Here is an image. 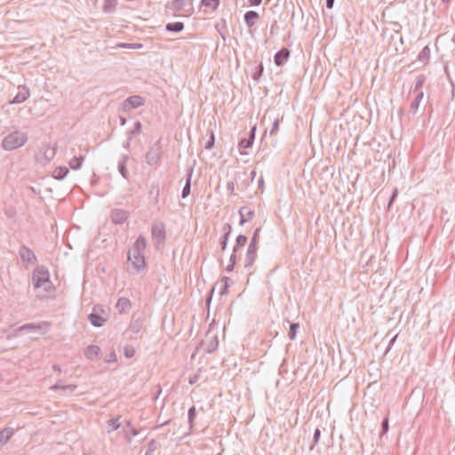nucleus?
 Returning <instances> with one entry per match:
<instances>
[{
	"mask_svg": "<svg viewBox=\"0 0 455 455\" xmlns=\"http://www.w3.org/2000/svg\"><path fill=\"white\" fill-rule=\"evenodd\" d=\"M146 246V238L143 235H140L127 253L128 262L138 273L142 271L146 267L144 256Z\"/></svg>",
	"mask_w": 455,
	"mask_h": 455,
	"instance_id": "nucleus-1",
	"label": "nucleus"
},
{
	"mask_svg": "<svg viewBox=\"0 0 455 455\" xmlns=\"http://www.w3.org/2000/svg\"><path fill=\"white\" fill-rule=\"evenodd\" d=\"M28 140L25 132L14 131L7 134L2 140L1 146L6 151H12L21 148Z\"/></svg>",
	"mask_w": 455,
	"mask_h": 455,
	"instance_id": "nucleus-2",
	"label": "nucleus"
},
{
	"mask_svg": "<svg viewBox=\"0 0 455 455\" xmlns=\"http://www.w3.org/2000/svg\"><path fill=\"white\" fill-rule=\"evenodd\" d=\"M32 281L35 288L44 287V290L47 291L48 288L52 286V283L50 281V274L49 270L46 267L40 265L37 266L32 276Z\"/></svg>",
	"mask_w": 455,
	"mask_h": 455,
	"instance_id": "nucleus-3",
	"label": "nucleus"
},
{
	"mask_svg": "<svg viewBox=\"0 0 455 455\" xmlns=\"http://www.w3.org/2000/svg\"><path fill=\"white\" fill-rule=\"evenodd\" d=\"M151 235L156 247L164 244L166 238L165 225L163 222L153 223L151 226Z\"/></svg>",
	"mask_w": 455,
	"mask_h": 455,
	"instance_id": "nucleus-4",
	"label": "nucleus"
},
{
	"mask_svg": "<svg viewBox=\"0 0 455 455\" xmlns=\"http://www.w3.org/2000/svg\"><path fill=\"white\" fill-rule=\"evenodd\" d=\"M88 319L92 326L102 327L108 321V315L105 313L104 309H102L99 306H95L92 308V313L89 314Z\"/></svg>",
	"mask_w": 455,
	"mask_h": 455,
	"instance_id": "nucleus-5",
	"label": "nucleus"
},
{
	"mask_svg": "<svg viewBox=\"0 0 455 455\" xmlns=\"http://www.w3.org/2000/svg\"><path fill=\"white\" fill-rule=\"evenodd\" d=\"M192 6V0H171L165 4L166 9L173 12H188Z\"/></svg>",
	"mask_w": 455,
	"mask_h": 455,
	"instance_id": "nucleus-6",
	"label": "nucleus"
},
{
	"mask_svg": "<svg viewBox=\"0 0 455 455\" xmlns=\"http://www.w3.org/2000/svg\"><path fill=\"white\" fill-rule=\"evenodd\" d=\"M19 255L23 264L26 267L35 265L37 262V258L35 252L26 245H21L19 249Z\"/></svg>",
	"mask_w": 455,
	"mask_h": 455,
	"instance_id": "nucleus-7",
	"label": "nucleus"
},
{
	"mask_svg": "<svg viewBox=\"0 0 455 455\" xmlns=\"http://www.w3.org/2000/svg\"><path fill=\"white\" fill-rule=\"evenodd\" d=\"M161 146L159 143L155 144L146 154V163L150 166L157 164L161 158Z\"/></svg>",
	"mask_w": 455,
	"mask_h": 455,
	"instance_id": "nucleus-8",
	"label": "nucleus"
},
{
	"mask_svg": "<svg viewBox=\"0 0 455 455\" xmlns=\"http://www.w3.org/2000/svg\"><path fill=\"white\" fill-rule=\"evenodd\" d=\"M145 103V100L140 95H132L128 97L123 102V108L124 110L131 108H137L143 106Z\"/></svg>",
	"mask_w": 455,
	"mask_h": 455,
	"instance_id": "nucleus-9",
	"label": "nucleus"
},
{
	"mask_svg": "<svg viewBox=\"0 0 455 455\" xmlns=\"http://www.w3.org/2000/svg\"><path fill=\"white\" fill-rule=\"evenodd\" d=\"M30 95L28 87L26 85H20L18 87V92L9 102L11 104H20L28 100Z\"/></svg>",
	"mask_w": 455,
	"mask_h": 455,
	"instance_id": "nucleus-10",
	"label": "nucleus"
},
{
	"mask_svg": "<svg viewBox=\"0 0 455 455\" xmlns=\"http://www.w3.org/2000/svg\"><path fill=\"white\" fill-rule=\"evenodd\" d=\"M258 246L248 245L245 259H244V267L251 268L256 259H257Z\"/></svg>",
	"mask_w": 455,
	"mask_h": 455,
	"instance_id": "nucleus-11",
	"label": "nucleus"
},
{
	"mask_svg": "<svg viewBox=\"0 0 455 455\" xmlns=\"http://www.w3.org/2000/svg\"><path fill=\"white\" fill-rule=\"evenodd\" d=\"M128 217V212L123 209H115L111 212V220L117 225L124 223Z\"/></svg>",
	"mask_w": 455,
	"mask_h": 455,
	"instance_id": "nucleus-12",
	"label": "nucleus"
},
{
	"mask_svg": "<svg viewBox=\"0 0 455 455\" xmlns=\"http://www.w3.org/2000/svg\"><path fill=\"white\" fill-rule=\"evenodd\" d=\"M290 57V51L286 47H283L274 56V62L277 67L283 66Z\"/></svg>",
	"mask_w": 455,
	"mask_h": 455,
	"instance_id": "nucleus-13",
	"label": "nucleus"
},
{
	"mask_svg": "<svg viewBox=\"0 0 455 455\" xmlns=\"http://www.w3.org/2000/svg\"><path fill=\"white\" fill-rule=\"evenodd\" d=\"M160 186L157 182L151 183L148 190V199L151 204H157L159 202Z\"/></svg>",
	"mask_w": 455,
	"mask_h": 455,
	"instance_id": "nucleus-14",
	"label": "nucleus"
},
{
	"mask_svg": "<svg viewBox=\"0 0 455 455\" xmlns=\"http://www.w3.org/2000/svg\"><path fill=\"white\" fill-rule=\"evenodd\" d=\"M48 327H49V323L46 322H43L39 324L31 323H26V324L21 325L20 327H19L18 331H22L38 330V331H44V332H46Z\"/></svg>",
	"mask_w": 455,
	"mask_h": 455,
	"instance_id": "nucleus-15",
	"label": "nucleus"
},
{
	"mask_svg": "<svg viewBox=\"0 0 455 455\" xmlns=\"http://www.w3.org/2000/svg\"><path fill=\"white\" fill-rule=\"evenodd\" d=\"M240 225L243 226L247 221L251 220L254 216V211L247 206H243L239 209Z\"/></svg>",
	"mask_w": 455,
	"mask_h": 455,
	"instance_id": "nucleus-16",
	"label": "nucleus"
},
{
	"mask_svg": "<svg viewBox=\"0 0 455 455\" xmlns=\"http://www.w3.org/2000/svg\"><path fill=\"white\" fill-rule=\"evenodd\" d=\"M193 172H194V170L192 167L188 168L187 170V178H186V183L182 188V191H181V197L182 198H187L189 194H190V191H191V179H192V176H193Z\"/></svg>",
	"mask_w": 455,
	"mask_h": 455,
	"instance_id": "nucleus-17",
	"label": "nucleus"
},
{
	"mask_svg": "<svg viewBox=\"0 0 455 455\" xmlns=\"http://www.w3.org/2000/svg\"><path fill=\"white\" fill-rule=\"evenodd\" d=\"M100 352V348L99 346L90 345L84 349V354L87 359L94 360L98 358Z\"/></svg>",
	"mask_w": 455,
	"mask_h": 455,
	"instance_id": "nucleus-18",
	"label": "nucleus"
},
{
	"mask_svg": "<svg viewBox=\"0 0 455 455\" xmlns=\"http://www.w3.org/2000/svg\"><path fill=\"white\" fill-rule=\"evenodd\" d=\"M116 307L118 312L123 314V313L127 312L131 308L132 303L129 299L123 297V298L118 299Z\"/></svg>",
	"mask_w": 455,
	"mask_h": 455,
	"instance_id": "nucleus-19",
	"label": "nucleus"
},
{
	"mask_svg": "<svg viewBox=\"0 0 455 455\" xmlns=\"http://www.w3.org/2000/svg\"><path fill=\"white\" fill-rule=\"evenodd\" d=\"M51 389L53 390V391L61 390L64 393H66V392L72 393V392H74L76 389V385H71V384L70 385H65V384H63L62 380H59L56 384H54L51 387Z\"/></svg>",
	"mask_w": 455,
	"mask_h": 455,
	"instance_id": "nucleus-20",
	"label": "nucleus"
},
{
	"mask_svg": "<svg viewBox=\"0 0 455 455\" xmlns=\"http://www.w3.org/2000/svg\"><path fill=\"white\" fill-rule=\"evenodd\" d=\"M142 327L143 319H141L140 317H133L129 325V330L132 331V334H138L141 331Z\"/></svg>",
	"mask_w": 455,
	"mask_h": 455,
	"instance_id": "nucleus-21",
	"label": "nucleus"
},
{
	"mask_svg": "<svg viewBox=\"0 0 455 455\" xmlns=\"http://www.w3.org/2000/svg\"><path fill=\"white\" fill-rule=\"evenodd\" d=\"M13 434L14 430L12 427H4L3 430L0 431V443L2 444L7 443L13 435Z\"/></svg>",
	"mask_w": 455,
	"mask_h": 455,
	"instance_id": "nucleus-22",
	"label": "nucleus"
},
{
	"mask_svg": "<svg viewBox=\"0 0 455 455\" xmlns=\"http://www.w3.org/2000/svg\"><path fill=\"white\" fill-rule=\"evenodd\" d=\"M128 159H129V156L124 155V156H122L121 159L118 162V171H119L120 174L126 180L128 179V171L126 168V163H127Z\"/></svg>",
	"mask_w": 455,
	"mask_h": 455,
	"instance_id": "nucleus-23",
	"label": "nucleus"
},
{
	"mask_svg": "<svg viewBox=\"0 0 455 455\" xmlns=\"http://www.w3.org/2000/svg\"><path fill=\"white\" fill-rule=\"evenodd\" d=\"M231 283H233V281L231 280L230 277L223 276L221 278V283H220V291H219L220 296H224L228 293V288Z\"/></svg>",
	"mask_w": 455,
	"mask_h": 455,
	"instance_id": "nucleus-24",
	"label": "nucleus"
},
{
	"mask_svg": "<svg viewBox=\"0 0 455 455\" xmlns=\"http://www.w3.org/2000/svg\"><path fill=\"white\" fill-rule=\"evenodd\" d=\"M423 96H424L423 92H418L415 99L411 103L410 113L413 114V115L417 113L419 104L423 99Z\"/></svg>",
	"mask_w": 455,
	"mask_h": 455,
	"instance_id": "nucleus-25",
	"label": "nucleus"
},
{
	"mask_svg": "<svg viewBox=\"0 0 455 455\" xmlns=\"http://www.w3.org/2000/svg\"><path fill=\"white\" fill-rule=\"evenodd\" d=\"M257 19H259V13L255 11H248L244 13V21L248 28H251Z\"/></svg>",
	"mask_w": 455,
	"mask_h": 455,
	"instance_id": "nucleus-26",
	"label": "nucleus"
},
{
	"mask_svg": "<svg viewBox=\"0 0 455 455\" xmlns=\"http://www.w3.org/2000/svg\"><path fill=\"white\" fill-rule=\"evenodd\" d=\"M184 23L181 21L169 22L165 26V29L169 32L180 33L184 29Z\"/></svg>",
	"mask_w": 455,
	"mask_h": 455,
	"instance_id": "nucleus-27",
	"label": "nucleus"
},
{
	"mask_svg": "<svg viewBox=\"0 0 455 455\" xmlns=\"http://www.w3.org/2000/svg\"><path fill=\"white\" fill-rule=\"evenodd\" d=\"M430 59V48L426 45L419 53L417 60L425 65L428 63Z\"/></svg>",
	"mask_w": 455,
	"mask_h": 455,
	"instance_id": "nucleus-28",
	"label": "nucleus"
},
{
	"mask_svg": "<svg viewBox=\"0 0 455 455\" xmlns=\"http://www.w3.org/2000/svg\"><path fill=\"white\" fill-rule=\"evenodd\" d=\"M69 172V170L66 166H59L55 168L52 176L54 179L61 180H63Z\"/></svg>",
	"mask_w": 455,
	"mask_h": 455,
	"instance_id": "nucleus-29",
	"label": "nucleus"
},
{
	"mask_svg": "<svg viewBox=\"0 0 455 455\" xmlns=\"http://www.w3.org/2000/svg\"><path fill=\"white\" fill-rule=\"evenodd\" d=\"M117 5V0H105L102 7V11L105 13H113Z\"/></svg>",
	"mask_w": 455,
	"mask_h": 455,
	"instance_id": "nucleus-30",
	"label": "nucleus"
},
{
	"mask_svg": "<svg viewBox=\"0 0 455 455\" xmlns=\"http://www.w3.org/2000/svg\"><path fill=\"white\" fill-rule=\"evenodd\" d=\"M84 160V156H75L69 161L70 168L75 170V171L79 170L82 167Z\"/></svg>",
	"mask_w": 455,
	"mask_h": 455,
	"instance_id": "nucleus-31",
	"label": "nucleus"
},
{
	"mask_svg": "<svg viewBox=\"0 0 455 455\" xmlns=\"http://www.w3.org/2000/svg\"><path fill=\"white\" fill-rule=\"evenodd\" d=\"M218 346H219L218 338H217V336H214L207 343V345H206V347L204 348V352L207 353V354H211V353L214 352L215 350H217Z\"/></svg>",
	"mask_w": 455,
	"mask_h": 455,
	"instance_id": "nucleus-32",
	"label": "nucleus"
},
{
	"mask_svg": "<svg viewBox=\"0 0 455 455\" xmlns=\"http://www.w3.org/2000/svg\"><path fill=\"white\" fill-rule=\"evenodd\" d=\"M248 179H249V176L247 175V173L245 172H238L235 174V181H236V183H238V181H241L242 190H244L248 187V185H249Z\"/></svg>",
	"mask_w": 455,
	"mask_h": 455,
	"instance_id": "nucleus-33",
	"label": "nucleus"
},
{
	"mask_svg": "<svg viewBox=\"0 0 455 455\" xmlns=\"http://www.w3.org/2000/svg\"><path fill=\"white\" fill-rule=\"evenodd\" d=\"M247 236L244 235H239L235 239V246L233 247V252L236 253L240 248L245 245L247 243Z\"/></svg>",
	"mask_w": 455,
	"mask_h": 455,
	"instance_id": "nucleus-34",
	"label": "nucleus"
},
{
	"mask_svg": "<svg viewBox=\"0 0 455 455\" xmlns=\"http://www.w3.org/2000/svg\"><path fill=\"white\" fill-rule=\"evenodd\" d=\"M141 129H142L141 122L138 120L135 122L133 128L132 130H130L129 132H127L126 137H129V140H132V138L135 135L139 134L141 132Z\"/></svg>",
	"mask_w": 455,
	"mask_h": 455,
	"instance_id": "nucleus-35",
	"label": "nucleus"
},
{
	"mask_svg": "<svg viewBox=\"0 0 455 455\" xmlns=\"http://www.w3.org/2000/svg\"><path fill=\"white\" fill-rule=\"evenodd\" d=\"M124 435L127 437L129 434L133 436H137L139 435V431L132 426L130 421H126L125 426L123 428Z\"/></svg>",
	"mask_w": 455,
	"mask_h": 455,
	"instance_id": "nucleus-36",
	"label": "nucleus"
},
{
	"mask_svg": "<svg viewBox=\"0 0 455 455\" xmlns=\"http://www.w3.org/2000/svg\"><path fill=\"white\" fill-rule=\"evenodd\" d=\"M116 48H124V49H132V50H137V49H141L143 48V44H139V43H133V44H130V43H119L116 45Z\"/></svg>",
	"mask_w": 455,
	"mask_h": 455,
	"instance_id": "nucleus-37",
	"label": "nucleus"
},
{
	"mask_svg": "<svg viewBox=\"0 0 455 455\" xmlns=\"http://www.w3.org/2000/svg\"><path fill=\"white\" fill-rule=\"evenodd\" d=\"M196 417V406L193 405L192 407H190L188 409V420L190 429H192L194 427V420H195Z\"/></svg>",
	"mask_w": 455,
	"mask_h": 455,
	"instance_id": "nucleus-38",
	"label": "nucleus"
},
{
	"mask_svg": "<svg viewBox=\"0 0 455 455\" xmlns=\"http://www.w3.org/2000/svg\"><path fill=\"white\" fill-rule=\"evenodd\" d=\"M253 145V143L251 142V140H248L247 138H243L242 139L239 143H238V148H239V150H240V153L243 155L244 154L242 149H246V148H251Z\"/></svg>",
	"mask_w": 455,
	"mask_h": 455,
	"instance_id": "nucleus-39",
	"label": "nucleus"
},
{
	"mask_svg": "<svg viewBox=\"0 0 455 455\" xmlns=\"http://www.w3.org/2000/svg\"><path fill=\"white\" fill-rule=\"evenodd\" d=\"M299 327V323H291L289 333H288V336H289L290 339H291V340L295 339L296 335H297V331H298Z\"/></svg>",
	"mask_w": 455,
	"mask_h": 455,
	"instance_id": "nucleus-40",
	"label": "nucleus"
},
{
	"mask_svg": "<svg viewBox=\"0 0 455 455\" xmlns=\"http://www.w3.org/2000/svg\"><path fill=\"white\" fill-rule=\"evenodd\" d=\"M263 72H264V67H263V64L260 62L258 65V67L256 68L254 73L252 74V79L259 82Z\"/></svg>",
	"mask_w": 455,
	"mask_h": 455,
	"instance_id": "nucleus-41",
	"label": "nucleus"
},
{
	"mask_svg": "<svg viewBox=\"0 0 455 455\" xmlns=\"http://www.w3.org/2000/svg\"><path fill=\"white\" fill-rule=\"evenodd\" d=\"M220 0H202L201 4L206 7H210L212 10H216L220 5Z\"/></svg>",
	"mask_w": 455,
	"mask_h": 455,
	"instance_id": "nucleus-42",
	"label": "nucleus"
},
{
	"mask_svg": "<svg viewBox=\"0 0 455 455\" xmlns=\"http://www.w3.org/2000/svg\"><path fill=\"white\" fill-rule=\"evenodd\" d=\"M425 82H426V77L424 75L418 76L415 85L413 87V92H418L424 85Z\"/></svg>",
	"mask_w": 455,
	"mask_h": 455,
	"instance_id": "nucleus-43",
	"label": "nucleus"
},
{
	"mask_svg": "<svg viewBox=\"0 0 455 455\" xmlns=\"http://www.w3.org/2000/svg\"><path fill=\"white\" fill-rule=\"evenodd\" d=\"M283 116L282 117H276L274 122H273V124H272V128L269 132V134L271 136L276 134V132H278V129H279V124L280 123L283 121Z\"/></svg>",
	"mask_w": 455,
	"mask_h": 455,
	"instance_id": "nucleus-44",
	"label": "nucleus"
},
{
	"mask_svg": "<svg viewBox=\"0 0 455 455\" xmlns=\"http://www.w3.org/2000/svg\"><path fill=\"white\" fill-rule=\"evenodd\" d=\"M398 196V188H394L393 190H392V194L388 199V203H387V211H390L391 210V207L394 204V202L396 200Z\"/></svg>",
	"mask_w": 455,
	"mask_h": 455,
	"instance_id": "nucleus-45",
	"label": "nucleus"
},
{
	"mask_svg": "<svg viewBox=\"0 0 455 455\" xmlns=\"http://www.w3.org/2000/svg\"><path fill=\"white\" fill-rule=\"evenodd\" d=\"M135 348L131 345H126L124 347V354L126 358H132L135 355Z\"/></svg>",
	"mask_w": 455,
	"mask_h": 455,
	"instance_id": "nucleus-46",
	"label": "nucleus"
},
{
	"mask_svg": "<svg viewBox=\"0 0 455 455\" xmlns=\"http://www.w3.org/2000/svg\"><path fill=\"white\" fill-rule=\"evenodd\" d=\"M321 437V430L319 428H315L313 435V443L309 447V451H313L315 446L318 443Z\"/></svg>",
	"mask_w": 455,
	"mask_h": 455,
	"instance_id": "nucleus-47",
	"label": "nucleus"
},
{
	"mask_svg": "<svg viewBox=\"0 0 455 455\" xmlns=\"http://www.w3.org/2000/svg\"><path fill=\"white\" fill-rule=\"evenodd\" d=\"M108 425L111 427L108 432L115 431L120 427L119 417L115 419H110L108 420Z\"/></svg>",
	"mask_w": 455,
	"mask_h": 455,
	"instance_id": "nucleus-48",
	"label": "nucleus"
},
{
	"mask_svg": "<svg viewBox=\"0 0 455 455\" xmlns=\"http://www.w3.org/2000/svg\"><path fill=\"white\" fill-rule=\"evenodd\" d=\"M230 235L228 234H223L220 239V245L222 251H225L228 246V239Z\"/></svg>",
	"mask_w": 455,
	"mask_h": 455,
	"instance_id": "nucleus-49",
	"label": "nucleus"
},
{
	"mask_svg": "<svg viewBox=\"0 0 455 455\" xmlns=\"http://www.w3.org/2000/svg\"><path fill=\"white\" fill-rule=\"evenodd\" d=\"M260 232V228H258L254 230L253 232V235L250 241V243L249 245H254V246H258V243H259V234Z\"/></svg>",
	"mask_w": 455,
	"mask_h": 455,
	"instance_id": "nucleus-50",
	"label": "nucleus"
},
{
	"mask_svg": "<svg viewBox=\"0 0 455 455\" xmlns=\"http://www.w3.org/2000/svg\"><path fill=\"white\" fill-rule=\"evenodd\" d=\"M214 143H215V136H214V133L212 131H210V138L208 140V141L205 143V149H211L213 148L214 146Z\"/></svg>",
	"mask_w": 455,
	"mask_h": 455,
	"instance_id": "nucleus-51",
	"label": "nucleus"
},
{
	"mask_svg": "<svg viewBox=\"0 0 455 455\" xmlns=\"http://www.w3.org/2000/svg\"><path fill=\"white\" fill-rule=\"evenodd\" d=\"M218 285V283H216L212 289L211 291H209L208 295H207V298L205 299V304L207 307L210 306L211 302H212V296H213V292L215 291V288L216 286Z\"/></svg>",
	"mask_w": 455,
	"mask_h": 455,
	"instance_id": "nucleus-52",
	"label": "nucleus"
},
{
	"mask_svg": "<svg viewBox=\"0 0 455 455\" xmlns=\"http://www.w3.org/2000/svg\"><path fill=\"white\" fill-rule=\"evenodd\" d=\"M388 419L387 418H385L383 420H382V423H381V434L382 435H385L387 433L388 431Z\"/></svg>",
	"mask_w": 455,
	"mask_h": 455,
	"instance_id": "nucleus-53",
	"label": "nucleus"
},
{
	"mask_svg": "<svg viewBox=\"0 0 455 455\" xmlns=\"http://www.w3.org/2000/svg\"><path fill=\"white\" fill-rule=\"evenodd\" d=\"M156 450V441L152 439L148 443V451L146 452V455H149L150 452L154 451Z\"/></svg>",
	"mask_w": 455,
	"mask_h": 455,
	"instance_id": "nucleus-54",
	"label": "nucleus"
},
{
	"mask_svg": "<svg viewBox=\"0 0 455 455\" xmlns=\"http://www.w3.org/2000/svg\"><path fill=\"white\" fill-rule=\"evenodd\" d=\"M199 378H200V372H197V373H196V374H194V375L189 377L188 383L190 385H194V384H196L198 381Z\"/></svg>",
	"mask_w": 455,
	"mask_h": 455,
	"instance_id": "nucleus-55",
	"label": "nucleus"
},
{
	"mask_svg": "<svg viewBox=\"0 0 455 455\" xmlns=\"http://www.w3.org/2000/svg\"><path fill=\"white\" fill-rule=\"evenodd\" d=\"M255 132H256V126L254 125V126L251 129V131H250V132H249V136H248V138H247L248 140H251L252 143H253V141H254V140H255Z\"/></svg>",
	"mask_w": 455,
	"mask_h": 455,
	"instance_id": "nucleus-56",
	"label": "nucleus"
},
{
	"mask_svg": "<svg viewBox=\"0 0 455 455\" xmlns=\"http://www.w3.org/2000/svg\"><path fill=\"white\" fill-rule=\"evenodd\" d=\"M255 132H256V126L254 125V126L251 129V131H250V132H249V136H248V138H247L248 140H251L252 143H253V141H254V140H255Z\"/></svg>",
	"mask_w": 455,
	"mask_h": 455,
	"instance_id": "nucleus-57",
	"label": "nucleus"
},
{
	"mask_svg": "<svg viewBox=\"0 0 455 455\" xmlns=\"http://www.w3.org/2000/svg\"><path fill=\"white\" fill-rule=\"evenodd\" d=\"M227 189L231 195L235 194V183L233 181L228 182Z\"/></svg>",
	"mask_w": 455,
	"mask_h": 455,
	"instance_id": "nucleus-58",
	"label": "nucleus"
},
{
	"mask_svg": "<svg viewBox=\"0 0 455 455\" xmlns=\"http://www.w3.org/2000/svg\"><path fill=\"white\" fill-rule=\"evenodd\" d=\"M397 336L398 334H395L389 341V345L385 352V354H387L389 352V350L391 349V347L394 345V343L395 342L396 339H397Z\"/></svg>",
	"mask_w": 455,
	"mask_h": 455,
	"instance_id": "nucleus-59",
	"label": "nucleus"
},
{
	"mask_svg": "<svg viewBox=\"0 0 455 455\" xmlns=\"http://www.w3.org/2000/svg\"><path fill=\"white\" fill-rule=\"evenodd\" d=\"M223 230H224V234L228 233V235H230L231 232H232V226L228 223H226L223 227Z\"/></svg>",
	"mask_w": 455,
	"mask_h": 455,
	"instance_id": "nucleus-60",
	"label": "nucleus"
},
{
	"mask_svg": "<svg viewBox=\"0 0 455 455\" xmlns=\"http://www.w3.org/2000/svg\"><path fill=\"white\" fill-rule=\"evenodd\" d=\"M132 140H129V137L126 138V140L123 143V148L129 150L131 147V142Z\"/></svg>",
	"mask_w": 455,
	"mask_h": 455,
	"instance_id": "nucleus-61",
	"label": "nucleus"
},
{
	"mask_svg": "<svg viewBox=\"0 0 455 455\" xmlns=\"http://www.w3.org/2000/svg\"><path fill=\"white\" fill-rule=\"evenodd\" d=\"M116 360V355L115 351H112L109 355V358L107 359V362H115Z\"/></svg>",
	"mask_w": 455,
	"mask_h": 455,
	"instance_id": "nucleus-62",
	"label": "nucleus"
},
{
	"mask_svg": "<svg viewBox=\"0 0 455 455\" xmlns=\"http://www.w3.org/2000/svg\"><path fill=\"white\" fill-rule=\"evenodd\" d=\"M262 0H248L249 4L252 6H258L260 4Z\"/></svg>",
	"mask_w": 455,
	"mask_h": 455,
	"instance_id": "nucleus-63",
	"label": "nucleus"
},
{
	"mask_svg": "<svg viewBox=\"0 0 455 455\" xmlns=\"http://www.w3.org/2000/svg\"><path fill=\"white\" fill-rule=\"evenodd\" d=\"M335 0H326V8L332 9Z\"/></svg>",
	"mask_w": 455,
	"mask_h": 455,
	"instance_id": "nucleus-64",
	"label": "nucleus"
}]
</instances>
